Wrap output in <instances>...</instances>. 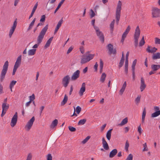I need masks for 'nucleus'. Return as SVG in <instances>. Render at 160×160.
Here are the masks:
<instances>
[{
    "label": "nucleus",
    "instance_id": "72a5a7b5",
    "mask_svg": "<svg viewBox=\"0 0 160 160\" xmlns=\"http://www.w3.org/2000/svg\"><path fill=\"white\" fill-rule=\"evenodd\" d=\"M106 75L105 73H103L101 75L100 81L102 82H103L106 79Z\"/></svg>",
    "mask_w": 160,
    "mask_h": 160
},
{
    "label": "nucleus",
    "instance_id": "412c9836",
    "mask_svg": "<svg viewBox=\"0 0 160 160\" xmlns=\"http://www.w3.org/2000/svg\"><path fill=\"white\" fill-rule=\"evenodd\" d=\"M127 86V83L126 81H125L124 83H123L122 88L120 90L119 92V94L120 95H122L125 91L126 87Z\"/></svg>",
    "mask_w": 160,
    "mask_h": 160
},
{
    "label": "nucleus",
    "instance_id": "a18cd8bd",
    "mask_svg": "<svg viewBox=\"0 0 160 160\" xmlns=\"http://www.w3.org/2000/svg\"><path fill=\"white\" fill-rule=\"evenodd\" d=\"M137 60L135 59L133 61L132 65V71L135 70V66L137 63Z\"/></svg>",
    "mask_w": 160,
    "mask_h": 160
},
{
    "label": "nucleus",
    "instance_id": "864d4df0",
    "mask_svg": "<svg viewBox=\"0 0 160 160\" xmlns=\"http://www.w3.org/2000/svg\"><path fill=\"white\" fill-rule=\"evenodd\" d=\"M32 154L31 153H29L28 155L26 160H32Z\"/></svg>",
    "mask_w": 160,
    "mask_h": 160
},
{
    "label": "nucleus",
    "instance_id": "0eeeda50",
    "mask_svg": "<svg viewBox=\"0 0 160 160\" xmlns=\"http://www.w3.org/2000/svg\"><path fill=\"white\" fill-rule=\"evenodd\" d=\"M35 119L34 117L32 118L27 122L26 125L25 126L24 128L27 131H29L31 129L33 123L35 121Z\"/></svg>",
    "mask_w": 160,
    "mask_h": 160
},
{
    "label": "nucleus",
    "instance_id": "09e8293b",
    "mask_svg": "<svg viewBox=\"0 0 160 160\" xmlns=\"http://www.w3.org/2000/svg\"><path fill=\"white\" fill-rule=\"evenodd\" d=\"M81 108L80 106H78L76 108V112L78 114H79L81 111Z\"/></svg>",
    "mask_w": 160,
    "mask_h": 160
},
{
    "label": "nucleus",
    "instance_id": "f257e3e1",
    "mask_svg": "<svg viewBox=\"0 0 160 160\" xmlns=\"http://www.w3.org/2000/svg\"><path fill=\"white\" fill-rule=\"evenodd\" d=\"M48 25H47L44 28L42 29L41 32H40L39 36L37 38V43L35 44L34 46H33L32 47V48L33 49H35L38 48L39 45L42 42L44 37L48 29Z\"/></svg>",
    "mask_w": 160,
    "mask_h": 160
},
{
    "label": "nucleus",
    "instance_id": "a211bd4d",
    "mask_svg": "<svg viewBox=\"0 0 160 160\" xmlns=\"http://www.w3.org/2000/svg\"><path fill=\"white\" fill-rule=\"evenodd\" d=\"M102 145L103 148L106 150L109 149L108 145L104 138H102Z\"/></svg>",
    "mask_w": 160,
    "mask_h": 160
},
{
    "label": "nucleus",
    "instance_id": "5701e85b",
    "mask_svg": "<svg viewBox=\"0 0 160 160\" xmlns=\"http://www.w3.org/2000/svg\"><path fill=\"white\" fill-rule=\"evenodd\" d=\"M36 51V49H30L28 51V56H31L34 55L35 54Z\"/></svg>",
    "mask_w": 160,
    "mask_h": 160
},
{
    "label": "nucleus",
    "instance_id": "bf43d9fd",
    "mask_svg": "<svg viewBox=\"0 0 160 160\" xmlns=\"http://www.w3.org/2000/svg\"><path fill=\"white\" fill-rule=\"evenodd\" d=\"M45 18H46V17H45V15H42L41 16V18L40 20V21L41 22H44V21H45Z\"/></svg>",
    "mask_w": 160,
    "mask_h": 160
},
{
    "label": "nucleus",
    "instance_id": "f704fd0d",
    "mask_svg": "<svg viewBox=\"0 0 160 160\" xmlns=\"http://www.w3.org/2000/svg\"><path fill=\"white\" fill-rule=\"evenodd\" d=\"M103 63L101 59L100 60V72L101 73L102 72Z\"/></svg>",
    "mask_w": 160,
    "mask_h": 160
},
{
    "label": "nucleus",
    "instance_id": "f3484780",
    "mask_svg": "<svg viewBox=\"0 0 160 160\" xmlns=\"http://www.w3.org/2000/svg\"><path fill=\"white\" fill-rule=\"evenodd\" d=\"M146 87L144 79L142 77L141 78L140 89L141 92H142L145 88Z\"/></svg>",
    "mask_w": 160,
    "mask_h": 160
},
{
    "label": "nucleus",
    "instance_id": "052dcab7",
    "mask_svg": "<svg viewBox=\"0 0 160 160\" xmlns=\"http://www.w3.org/2000/svg\"><path fill=\"white\" fill-rule=\"evenodd\" d=\"M128 64H125V71L126 74H127L128 73Z\"/></svg>",
    "mask_w": 160,
    "mask_h": 160
},
{
    "label": "nucleus",
    "instance_id": "ea45409f",
    "mask_svg": "<svg viewBox=\"0 0 160 160\" xmlns=\"http://www.w3.org/2000/svg\"><path fill=\"white\" fill-rule=\"evenodd\" d=\"M68 100V96L66 94L64 97V98L61 102L62 105H64L67 102Z\"/></svg>",
    "mask_w": 160,
    "mask_h": 160
},
{
    "label": "nucleus",
    "instance_id": "680f3d73",
    "mask_svg": "<svg viewBox=\"0 0 160 160\" xmlns=\"http://www.w3.org/2000/svg\"><path fill=\"white\" fill-rule=\"evenodd\" d=\"M73 49V46H71L68 48L67 52V54H68L69 53H70L72 50V49Z\"/></svg>",
    "mask_w": 160,
    "mask_h": 160
},
{
    "label": "nucleus",
    "instance_id": "4d7b16f0",
    "mask_svg": "<svg viewBox=\"0 0 160 160\" xmlns=\"http://www.w3.org/2000/svg\"><path fill=\"white\" fill-rule=\"evenodd\" d=\"M38 5V2H37L36 3V4L35 5L32 10V12H33V13L35 12V10H36V9L37 8Z\"/></svg>",
    "mask_w": 160,
    "mask_h": 160
},
{
    "label": "nucleus",
    "instance_id": "9b49d317",
    "mask_svg": "<svg viewBox=\"0 0 160 160\" xmlns=\"http://www.w3.org/2000/svg\"><path fill=\"white\" fill-rule=\"evenodd\" d=\"M9 107V105L8 104L5 103H2V111L1 114V117H3L5 115Z\"/></svg>",
    "mask_w": 160,
    "mask_h": 160
},
{
    "label": "nucleus",
    "instance_id": "a878e982",
    "mask_svg": "<svg viewBox=\"0 0 160 160\" xmlns=\"http://www.w3.org/2000/svg\"><path fill=\"white\" fill-rule=\"evenodd\" d=\"M53 37H52L50 38L47 42L46 43L44 48H47L48 47H49L52 40Z\"/></svg>",
    "mask_w": 160,
    "mask_h": 160
},
{
    "label": "nucleus",
    "instance_id": "0e129e2a",
    "mask_svg": "<svg viewBox=\"0 0 160 160\" xmlns=\"http://www.w3.org/2000/svg\"><path fill=\"white\" fill-rule=\"evenodd\" d=\"M80 50L81 52V53L82 54H83L84 52V49L83 47V46H81L80 47Z\"/></svg>",
    "mask_w": 160,
    "mask_h": 160
},
{
    "label": "nucleus",
    "instance_id": "6ab92c4d",
    "mask_svg": "<svg viewBox=\"0 0 160 160\" xmlns=\"http://www.w3.org/2000/svg\"><path fill=\"white\" fill-rule=\"evenodd\" d=\"M157 50V49L155 47L152 48L150 46H148L147 48V51L151 53H153Z\"/></svg>",
    "mask_w": 160,
    "mask_h": 160
},
{
    "label": "nucleus",
    "instance_id": "393cba45",
    "mask_svg": "<svg viewBox=\"0 0 160 160\" xmlns=\"http://www.w3.org/2000/svg\"><path fill=\"white\" fill-rule=\"evenodd\" d=\"M146 113V111L145 108L143 109L142 117V123L144 122L145 118Z\"/></svg>",
    "mask_w": 160,
    "mask_h": 160
},
{
    "label": "nucleus",
    "instance_id": "774afa93",
    "mask_svg": "<svg viewBox=\"0 0 160 160\" xmlns=\"http://www.w3.org/2000/svg\"><path fill=\"white\" fill-rule=\"evenodd\" d=\"M142 129L141 127V125H139L138 128V131L140 134H141L142 133Z\"/></svg>",
    "mask_w": 160,
    "mask_h": 160
},
{
    "label": "nucleus",
    "instance_id": "c756f323",
    "mask_svg": "<svg viewBox=\"0 0 160 160\" xmlns=\"http://www.w3.org/2000/svg\"><path fill=\"white\" fill-rule=\"evenodd\" d=\"M129 147V143L128 140L126 141L124 146V149L126 152L128 151V148Z\"/></svg>",
    "mask_w": 160,
    "mask_h": 160
},
{
    "label": "nucleus",
    "instance_id": "9d476101",
    "mask_svg": "<svg viewBox=\"0 0 160 160\" xmlns=\"http://www.w3.org/2000/svg\"><path fill=\"white\" fill-rule=\"evenodd\" d=\"M70 77L67 75L64 77L62 79V83L63 86L66 88L69 84L70 81Z\"/></svg>",
    "mask_w": 160,
    "mask_h": 160
},
{
    "label": "nucleus",
    "instance_id": "c85d7f7f",
    "mask_svg": "<svg viewBox=\"0 0 160 160\" xmlns=\"http://www.w3.org/2000/svg\"><path fill=\"white\" fill-rule=\"evenodd\" d=\"M112 129L109 130L107 132L106 134V138L108 140H110L111 136V132Z\"/></svg>",
    "mask_w": 160,
    "mask_h": 160
},
{
    "label": "nucleus",
    "instance_id": "a19ab883",
    "mask_svg": "<svg viewBox=\"0 0 160 160\" xmlns=\"http://www.w3.org/2000/svg\"><path fill=\"white\" fill-rule=\"evenodd\" d=\"M142 146L143 147L142 151L143 152L147 151L148 150L146 142H145L144 144H143Z\"/></svg>",
    "mask_w": 160,
    "mask_h": 160
},
{
    "label": "nucleus",
    "instance_id": "6e6552de",
    "mask_svg": "<svg viewBox=\"0 0 160 160\" xmlns=\"http://www.w3.org/2000/svg\"><path fill=\"white\" fill-rule=\"evenodd\" d=\"M152 14L153 18L160 17V9L156 7H153L152 10Z\"/></svg>",
    "mask_w": 160,
    "mask_h": 160
},
{
    "label": "nucleus",
    "instance_id": "37998d69",
    "mask_svg": "<svg viewBox=\"0 0 160 160\" xmlns=\"http://www.w3.org/2000/svg\"><path fill=\"white\" fill-rule=\"evenodd\" d=\"M141 96L140 95H138L137 98L135 99V102L136 104H138L140 102Z\"/></svg>",
    "mask_w": 160,
    "mask_h": 160
},
{
    "label": "nucleus",
    "instance_id": "4468645a",
    "mask_svg": "<svg viewBox=\"0 0 160 160\" xmlns=\"http://www.w3.org/2000/svg\"><path fill=\"white\" fill-rule=\"evenodd\" d=\"M108 48L110 54H115L116 53V49L113 48V45L111 44L108 45Z\"/></svg>",
    "mask_w": 160,
    "mask_h": 160
},
{
    "label": "nucleus",
    "instance_id": "20e7f679",
    "mask_svg": "<svg viewBox=\"0 0 160 160\" xmlns=\"http://www.w3.org/2000/svg\"><path fill=\"white\" fill-rule=\"evenodd\" d=\"M122 5V2L120 1H118L117 6L115 14L116 21L117 23H118L120 18Z\"/></svg>",
    "mask_w": 160,
    "mask_h": 160
},
{
    "label": "nucleus",
    "instance_id": "3c124183",
    "mask_svg": "<svg viewBox=\"0 0 160 160\" xmlns=\"http://www.w3.org/2000/svg\"><path fill=\"white\" fill-rule=\"evenodd\" d=\"M90 137L89 136H87L85 139H84L82 141V143L83 144H85L86 143L89 139L90 138Z\"/></svg>",
    "mask_w": 160,
    "mask_h": 160
},
{
    "label": "nucleus",
    "instance_id": "6e6d98bb",
    "mask_svg": "<svg viewBox=\"0 0 160 160\" xmlns=\"http://www.w3.org/2000/svg\"><path fill=\"white\" fill-rule=\"evenodd\" d=\"M128 55H129V52H127V53L126 55V60H125V64H128Z\"/></svg>",
    "mask_w": 160,
    "mask_h": 160
},
{
    "label": "nucleus",
    "instance_id": "2f4dec72",
    "mask_svg": "<svg viewBox=\"0 0 160 160\" xmlns=\"http://www.w3.org/2000/svg\"><path fill=\"white\" fill-rule=\"evenodd\" d=\"M36 18H35L31 22V23H30L28 28V30L29 31L30 30H31L33 26L34 25V23L35 22V21H36Z\"/></svg>",
    "mask_w": 160,
    "mask_h": 160
},
{
    "label": "nucleus",
    "instance_id": "dca6fc26",
    "mask_svg": "<svg viewBox=\"0 0 160 160\" xmlns=\"http://www.w3.org/2000/svg\"><path fill=\"white\" fill-rule=\"evenodd\" d=\"M86 90V84L85 82L82 83L81 87L79 92V94L80 96L83 95L84 92Z\"/></svg>",
    "mask_w": 160,
    "mask_h": 160
},
{
    "label": "nucleus",
    "instance_id": "bb28decb",
    "mask_svg": "<svg viewBox=\"0 0 160 160\" xmlns=\"http://www.w3.org/2000/svg\"><path fill=\"white\" fill-rule=\"evenodd\" d=\"M128 122V118L126 117L123 119L121 122L118 124V126H122L126 124Z\"/></svg>",
    "mask_w": 160,
    "mask_h": 160
},
{
    "label": "nucleus",
    "instance_id": "13d9d810",
    "mask_svg": "<svg viewBox=\"0 0 160 160\" xmlns=\"http://www.w3.org/2000/svg\"><path fill=\"white\" fill-rule=\"evenodd\" d=\"M69 130L71 132H75L76 130V129L70 126L68 127Z\"/></svg>",
    "mask_w": 160,
    "mask_h": 160
},
{
    "label": "nucleus",
    "instance_id": "603ef678",
    "mask_svg": "<svg viewBox=\"0 0 160 160\" xmlns=\"http://www.w3.org/2000/svg\"><path fill=\"white\" fill-rule=\"evenodd\" d=\"M133 155L130 153L129 154L126 160H132Z\"/></svg>",
    "mask_w": 160,
    "mask_h": 160
},
{
    "label": "nucleus",
    "instance_id": "c03bdc74",
    "mask_svg": "<svg viewBox=\"0 0 160 160\" xmlns=\"http://www.w3.org/2000/svg\"><path fill=\"white\" fill-rule=\"evenodd\" d=\"M128 33L126 32H124V33H123L122 36V39H121V42H123L124 40V39L125 38H126V37L127 34H128Z\"/></svg>",
    "mask_w": 160,
    "mask_h": 160
},
{
    "label": "nucleus",
    "instance_id": "4c0bfd02",
    "mask_svg": "<svg viewBox=\"0 0 160 160\" xmlns=\"http://www.w3.org/2000/svg\"><path fill=\"white\" fill-rule=\"evenodd\" d=\"M114 23L115 20H113L110 24V29L111 32H112L113 30Z\"/></svg>",
    "mask_w": 160,
    "mask_h": 160
},
{
    "label": "nucleus",
    "instance_id": "423d86ee",
    "mask_svg": "<svg viewBox=\"0 0 160 160\" xmlns=\"http://www.w3.org/2000/svg\"><path fill=\"white\" fill-rule=\"evenodd\" d=\"M94 29L97 35L99 38L100 40L102 42H103L104 38L103 34L102 32L100 31L98 27H94Z\"/></svg>",
    "mask_w": 160,
    "mask_h": 160
},
{
    "label": "nucleus",
    "instance_id": "4be33fe9",
    "mask_svg": "<svg viewBox=\"0 0 160 160\" xmlns=\"http://www.w3.org/2000/svg\"><path fill=\"white\" fill-rule=\"evenodd\" d=\"M118 151L116 149L112 150L110 153L109 157L110 158L113 157L117 153Z\"/></svg>",
    "mask_w": 160,
    "mask_h": 160
},
{
    "label": "nucleus",
    "instance_id": "2eb2a0df",
    "mask_svg": "<svg viewBox=\"0 0 160 160\" xmlns=\"http://www.w3.org/2000/svg\"><path fill=\"white\" fill-rule=\"evenodd\" d=\"M80 71L79 70H77L74 72L71 77V80L72 81L76 80L78 79L80 76Z\"/></svg>",
    "mask_w": 160,
    "mask_h": 160
},
{
    "label": "nucleus",
    "instance_id": "ddd939ff",
    "mask_svg": "<svg viewBox=\"0 0 160 160\" xmlns=\"http://www.w3.org/2000/svg\"><path fill=\"white\" fill-rule=\"evenodd\" d=\"M22 57L21 55L18 56L17 58L16 61L14 66V68L18 69L21 63Z\"/></svg>",
    "mask_w": 160,
    "mask_h": 160
},
{
    "label": "nucleus",
    "instance_id": "f8f14e48",
    "mask_svg": "<svg viewBox=\"0 0 160 160\" xmlns=\"http://www.w3.org/2000/svg\"><path fill=\"white\" fill-rule=\"evenodd\" d=\"M18 120V113L15 112L12 119L10 125L12 127H13L16 124Z\"/></svg>",
    "mask_w": 160,
    "mask_h": 160
},
{
    "label": "nucleus",
    "instance_id": "e433bc0d",
    "mask_svg": "<svg viewBox=\"0 0 160 160\" xmlns=\"http://www.w3.org/2000/svg\"><path fill=\"white\" fill-rule=\"evenodd\" d=\"M87 119H83L80 120L78 123V125H82L84 124L86 122Z\"/></svg>",
    "mask_w": 160,
    "mask_h": 160
},
{
    "label": "nucleus",
    "instance_id": "58836bf2",
    "mask_svg": "<svg viewBox=\"0 0 160 160\" xmlns=\"http://www.w3.org/2000/svg\"><path fill=\"white\" fill-rule=\"evenodd\" d=\"M65 0H62V1L60 2L59 3L57 8L55 10L54 12V13H56V12L58 11V10L60 8L62 4L63 3L64 1Z\"/></svg>",
    "mask_w": 160,
    "mask_h": 160
},
{
    "label": "nucleus",
    "instance_id": "69168bd1",
    "mask_svg": "<svg viewBox=\"0 0 160 160\" xmlns=\"http://www.w3.org/2000/svg\"><path fill=\"white\" fill-rule=\"evenodd\" d=\"M154 109L155 112L160 111L159 108L157 106H155L154 107Z\"/></svg>",
    "mask_w": 160,
    "mask_h": 160
},
{
    "label": "nucleus",
    "instance_id": "b1692460",
    "mask_svg": "<svg viewBox=\"0 0 160 160\" xmlns=\"http://www.w3.org/2000/svg\"><path fill=\"white\" fill-rule=\"evenodd\" d=\"M160 68L159 65L153 64L151 66V68L153 71H156Z\"/></svg>",
    "mask_w": 160,
    "mask_h": 160
},
{
    "label": "nucleus",
    "instance_id": "5fc2aeb1",
    "mask_svg": "<svg viewBox=\"0 0 160 160\" xmlns=\"http://www.w3.org/2000/svg\"><path fill=\"white\" fill-rule=\"evenodd\" d=\"M155 43L156 44H160V39L156 38H155Z\"/></svg>",
    "mask_w": 160,
    "mask_h": 160
},
{
    "label": "nucleus",
    "instance_id": "cd10ccee",
    "mask_svg": "<svg viewBox=\"0 0 160 160\" xmlns=\"http://www.w3.org/2000/svg\"><path fill=\"white\" fill-rule=\"evenodd\" d=\"M152 58L153 60L160 59V53L157 52L154 54L152 55Z\"/></svg>",
    "mask_w": 160,
    "mask_h": 160
},
{
    "label": "nucleus",
    "instance_id": "7ed1b4c3",
    "mask_svg": "<svg viewBox=\"0 0 160 160\" xmlns=\"http://www.w3.org/2000/svg\"><path fill=\"white\" fill-rule=\"evenodd\" d=\"M8 66L9 62L8 61H6L2 66V68L0 76V80L1 82H2L5 78V75L8 70Z\"/></svg>",
    "mask_w": 160,
    "mask_h": 160
},
{
    "label": "nucleus",
    "instance_id": "49530a36",
    "mask_svg": "<svg viewBox=\"0 0 160 160\" xmlns=\"http://www.w3.org/2000/svg\"><path fill=\"white\" fill-rule=\"evenodd\" d=\"M124 62V59H123V58H121L119 64V67L120 68H121L123 66Z\"/></svg>",
    "mask_w": 160,
    "mask_h": 160
},
{
    "label": "nucleus",
    "instance_id": "e2e57ef3",
    "mask_svg": "<svg viewBox=\"0 0 160 160\" xmlns=\"http://www.w3.org/2000/svg\"><path fill=\"white\" fill-rule=\"evenodd\" d=\"M52 157L51 154H49L47 155V160H52Z\"/></svg>",
    "mask_w": 160,
    "mask_h": 160
},
{
    "label": "nucleus",
    "instance_id": "8fccbe9b",
    "mask_svg": "<svg viewBox=\"0 0 160 160\" xmlns=\"http://www.w3.org/2000/svg\"><path fill=\"white\" fill-rule=\"evenodd\" d=\"M29 101L31 102H32L35 99V97L34 94H33L31 96L29 97Z\"/></svg>",
    "mask_w": 160,
    "mask_h": 160
},
{
    "label": "nucleus",
    "instance_id": "79ce46f5",
    "mask_svg": "<svg viewBox=\"0 0 160 160\" xmlns=\"http://www.w3.org/2000/svg\"><path fill=\"white\" fill-rule=\"evenodd\" d=\"M145 43L144 39V37L143 36L141 40L139 42V46L140 47L142 46Z\"/></svg>",
    "mask_w": 160,
    "mask_h": 160
},
{
    "label": "nucleus",
    "instance_id": "473e14b6",
    "mask_svg": "<svg viewBox=\"0 0 160 160\" xmlns=\"http://www.w3.org/2000/svg\"><path fill=\"white\" fill-rule=\"evenodd\" d=\"M17 81H12L10 83L9 85V88L11 92H12V88L16 84Z\"/></svg>",
    "mask_w": 160,
    "mask_h": 160
},
{
    "label": "nucleus",
    "instance_id": "338daca9",
    "mask_svg": "<svg viewBox=\"0 0 160 160\" xmlns=\"http://www.w3.org/2000/svg\"><path fill=\"white\" fill-rule=\"evenodd\" d=\"M131 29V27L130 26V25H128L127 28L126 29L125 31V32H126L128 33V32H129L130 30Z\"/></svg>",
    "mask_w": 160,
    "mask_h": 160
},
{
    "label": "nucleus",
    "instance_id": "f03ea898",
    "mask_svg": "<svg viewBox=\"0 0 160 160\" xmlns=\"http://www.w3.org/2000/svg\"><path fill=\"white\" fill-rule=\"evenodd\" d=\"M95 54H90L89 52H87L86 54L82 55L80 62L82 64L86 63L92 60Z\"/></svg>",
    "mask_w": 160,
    "mask_h": 160
},
{
    "label": "nucleus",
    "instance_id": "c9c22d12",
    "mask_svg": "<svg viewBox=\"0 0 160 160\" xmlns=\"http://www.w3.org/2000/svg\"><path fill=\"white\" fill-rule=\"evenodd\" d=\"M160 115V111L155 112L152 113L151 114V117L152 118H155L159 116Z\"/></svg>",
    "mask_w": 160,
    "mask_h": 160
},
{
    "label": "nucleus",
    "instance_id": "de8ad7c7",
    "mask_svg": "<svg viewBox=\"0 0 160 160\" xmlns=\"http://www.w3.org/2000/svg\"><path fill=\"white\" fill-rule=\"evenodd\" d=\"M89 15H90L91 18H92L95 16V14L93 10L91 9L90 10V12L89 13Z\"/></svg>",
    "mask_w": 160,
    "mask_h": 160
},
{
    "label": "nucleus",
    "instance_id": "39448f33",
    "mask_svg": "<svg viewBox=\"0 0 160 160\" xmlns=\"http://www.w3.org/2000/svg\"><path fill=\"white\" fill-rule=\"evenodd\" d=\"M140 33V30L138 26L136 27L134 35V45L137 47L138 45V40L139 37Z\"/></svg>",
    "mask_w": 160,
    "mask_h": 160
},
{
    "label": "nucleus",
    "instance_id": "aec40b11",
    "mask_svg": "<svg viewBox=\"0 0 160 160\" xmlns=\"http://www.w3.org/2000/svg\"><path fill=\"white\" fill-rule=\"evenodd\" d=\"M62 22V18L58 22L54 31V34H55L57 32L59 28L61 26Z\"/></svg>",
    "mask_w": 160,
    "mask_h": 160
},
{
    "label": "nucleus",
    "instance_id": "1a4fd4ad",
    "mask_svg": "<svg viewBox=\"0 0 160 160\" xmlns=\"http://www.w3.org/2000/svg\"><path fill=\"white\" fill-rule=\"evenodd\" d=\"M17 25V19H16L14 22L12 26L11 27L9 30L8 36L10 38H11L13 34V33L15 30L16 28Z\"/></svg>",
    "mask_w": 160,
    "mask_h": 160
},
{
    "label": "nucleus",
    "instance_id": "7c9ffc66",
    "mask_svg": "<svg viewBox=\"0 0 160 160\" xmlns=\"http://www.w3.org/2000/svg\"><path fill=\"white\" fill-rule=\"evenodd\" d=\"M58 123V120L55 119L52 121L51 126L50 127L51 128H53L55 127L56 126Z\"/></svg>",
    "mask_w": 160,
    "mask_h": 160
}]
</instances>
